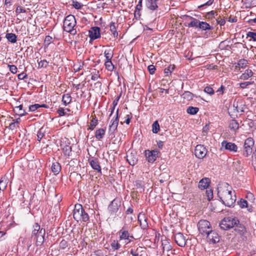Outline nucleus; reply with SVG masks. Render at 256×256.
I'll return each instance as SVG.
<instances>
[{"label": "nucleus", "instance_id": "17", "mask_svg": "<svg viewBox=\"0 0 256 256\" xmlns=\"http://www.w3.org/2000/svg\"><path fill=\"white\" fill-rule=\"evenodd\" d=\"M118 233L120 234V240H128L129 238L135 239L132 234H130L128 230L124 226L122 227V229L118 232Z\"/></svg>", "mask_w": 256, "mask_h": 256}, {"label": "nucleus", "instance_id": "54", "mask_svg": "<svg viewBox=\"0 0 256 256\" xmlns=\"http://www.w3.org/2000/svg\"><path fill=\"white\" fill-rule=\"evenodd\" d=\"M215 14L217 15L216 12L214 10H212L206 13V18H212Z\"/></svg>", "mask_w": 256, "mask_h": 256}, {"label": "nucleus", "instance_id": "9", "mask_svg": "<svg viewBox=\"0 0 256 256\" xmlns=\"http://www.w3.org/2000/svg\"><path fill=\"white\" fill-rule=\"evenodd\" d=\"M146 160L148 162L153 163L158 157L160 152L156 150H146L144 152Z\"/></svg>", "mask_w": 256, "mask_h": 256}, {"label": "nucleus", "instance_id": "8", "mask_svg": "<svg viewBox=\"0 0 256 256\" xmlns=\"http://www.w3.org/2000/svg\"><path fill=\"white\" fill-rule=\"evenodd\" d=\"M254 145V141L252 138H249L245 140L242 153L244 156L248 157L252 154Z\"/></svg>", "mask_w": 256, "mask_h": 256}, {"label": "nucleus", "instance_id": "23", "mask_svg": "<svg viewBox=\"0 0 256 256\" xmlns=\"http://www.w3.org/2000/svg\"><path fill=\"white\" fill-rule=\"evenodd\" d=\"M52 170L55 174H58L61 170L60 164L58 162H54L52 163Z\"/></svg>", "mask_w": 256, "mask_h": 256}, {"label": "nucleus", "instance_id": "14", "mask_svg": "<svg viewBox=\"0 0 256 256\" xmlns=\"http://www.w3.org/2000/svg\"><path fill=\"white\" fill-rule=\"evenodd\" d=\"M174 239L176 244L180 246L184 247L186 244V238L182 233L178 232L174 234Z\"/></svg>", "mask_w": 256, "mask_h": 256}, {"label": "nucleus", "instance_id": "15", "mask_svg": "<svg viewBox=\"0 0 256 256\" xmlns=\"http://www.w3.org/2000/svg\"><path fill=\"white\" fill-rule=\"evenodd\" d=\"M90 40H94L100 36V28L97 26L92 27L88 31Z\"/></svg>", "mask_w": 256, "mask_h": 256}, {"label": "nucleus", "instance_id": "22", "mask_svg": "<svg viewBox=\"0 0 256 256\" xmlns=\"http://www.w3.org/2000/svg\"><path fill=\"white\" fill-rule=\"evenodd\" d=\"M72 96L70 94H64L62 97V102L64 106H67L72 102Z\"/></svg>", "mask_w": 256, "mask_h": 256}, {"label": "nucleus", "instance_id": "40", "mask_svg": "<svg viewBox=\"0 0 256 256\" xmlns=\"http://www.w3.org/2000/svg\"><path fill=\"white\" fill-rule=\"evenodd\" d=\"M127 160L130 165L134 166L136 164L138 160L136 158L132 157V156H127Z\"/></svg>", "mask_w": 256, "mask_h": 256}, {"label": "nucleus", "instance_id": "13", "mask_svg": "<svg viewBox=\"0 0 256 256\" xmlns=\"http://www.w3.org/2000/svg\"><path fill=\"white\" fill-rule=\"evenodd\" d=\"M138 220L143 230L147 229L148 227L147 222L148 218L144 213L140 212L138 215Z\"/></svg>", "mask_w": 256, "mask_h": 256}, {"label": "nucleus", "instance_id": "1", "mask_svg": "<svg viewBox=\"0 0 256 256\" xmlns=\"http://www.w3.org/2000/svg\"><path fill=\"white\" fill-rule=\"evenodd\" d=\"M217 190L218 198L225 206L228 207L234 206L236 201V194L234 192L232 194V187L228 183L219 184Z\"/></svg>", "mask_w": 256, "mask_h": 256}, {"label": "nucleus", "instance_id": "31", "mask_svg": "<svg viewBox=\"0 0 256 256\" xmlns=\"http://www.w3.org/2000/svg\"><path fill=\"white\" fill-rule=\"evenodd\" d=\"M34 230L32 231V236H35L37 234H38V232L39 231H41L42 228H40V226L38 224L36 223L34 226Z\"/></svg>", "mask_w": 256, "mask_h": 256}, {"label": "nucleus", "instance_id": "36", "mask_svg": "<svg viewBox=\"0 0 256 256\" xmlns=\"http://www.w3.org/2000/svg\"><path fill=\"white\" fill-rule=\"evenodd\" d=\"M104 55L106 60H111L113 56V53L110 50H106L104 52Z\"/></svg>", "mask_w": 256, "mask_h": 256}, {"label": "nucleus", "instance_id": "5", "mask_svg": "<svg viewBox=\"0 0 256 256\" xmlns=\"http://www.w3.org/2000/svg\"><path fill=\"white\" fill-rule=\"evenodd\" d=\"M240 224V221L236 217L228 216L224 218L220 223V226L222 230H228Z\"/></svg>", "mask_w": 256, "mask_h": 256}, {"label": "nucleus", "instance_id": "60", "mask_svg": "<svg viewBox=\"0 0 256 256\" xmlns=\"http://www.w3.org/2000/svg\"><path fill=\"white\" fill-rule=\"evenodd\" d=\"M18 80H22L26 78H28V75L24 72H22L18 74Z\"/></svg>", "mask_w": 256, "mask_h": 256}, {"label": "nucleus", "instance_id": "33", "mask_svg": "<svg viewBox=\"0 0 256 256\" xmlns=\"http://www.w3.org/2000/svg\"><path fill=\"white\" fill-rule=\"evenodd\" d=\"M104 65L108 70L112 72L114 70V66L112 64V60H106Z\"/></svg>", "mask_w": 256, "mask_h": 256}, {"label": "nucleus", "instance_id": "64", "mask_svg": "<svg viewBox=\"0 0 256 256\" xmlns=\"http://www.w3.org/2000/svg\"><path fill=\"white\" fill-rule=\"evenodd\" d=\"M16 13L26 12V10L22 6H18L16 10Z\"/></svg>", "mask_w": 256, "mask_h": 256}, {"label": "nucleus", "instance_id": "46", "mask_svg": "<svg viewBox=\"0 0 256 256\" xmlns=\"http://www.w3.org/2000/svg\"><path fill=\"white\" fill-rule=\"evenodd\" d=\"M48 62L46 60H40V62H38V68H46L48 66Z\"/></svg>", "mask_w": 256, "mask_h": 256}, {"label": "nucleus", "instance_id": "21", "mask_svg": "<svg viewBox=\"0 0 256 256\" xmlns=\"http://www.w3.org/2000/svg\"><path fill=\"white\" fill-rule=\"evenodd\" d=\"M158 0H146V6L150 10H154L158 9Z\"/></svg>", "mask_w": 256, "mask_h": 256}, {"label": "nucleus", "instance_id": "48", "mask_svg": "<svg viewBox=\"0 0 256 256\" xmlns=\"http://www.w3.org/2000/svg\"><path fill=\"white\" fill-rule=\"evenodd\" d=\"M204 92L210 95H212L214 94V90L210 86H206L204 89Z\"/></svg>", "mask_w": 256, "mask_h": 256}, {"label": "nucleus", "instance_id": "18", "mask_svg": "<svg viewBox=\"0 0 256 256\" xmlns=\"http://www.w3.org/2000/svg\"><path fill=\"white\" fill-rule=\"evenodd\" d=\"M45 229L42 228L41 231H39L38 234L35 236L36 238V246H40L44 242Z\"/></svg>", "mask_w": 256, "mask_h": 256}, {"label": "nucleus", "instance_id": "59", "mask_svg": "<svg viewBox=\"0 0 256 256\" xmlns=\"http://www.w3.org/2000/svg\"><path fill=\"white\" fill-rule=\"evenodd\" d=\"M148 69L150 72V74H154V72H155V70H156V68H155V66L153 65H150L149 66H148Z\"/></svg>", "mask_w": 256, "mask_h": 256}, {"label": "nucleus", "instance_id": "58", "mask_svg": "<svg viewBox=\"0 0 256 256\" xmlns=\"http://www.w3.org/2000/svg\"><path fill=\"white\" fill-rule=\"evenodd\" d=\"M52 37L50 36H46L44 39V44L48 46L52 43Z\"/></svg>", "mask_w": 256, "mask_h": 256}, {"label": "nucleus", "instance_id": "37", "mask_svg": "<svg viewBox=\"0 0 256 256\" xmlns=\"http://www.w3.org/2000/svg\"><path fill=\"white\" fill-rule=\"evenodd\" d=\"M160 130V125L158 121L154 122L152 124V131L154 133L156 134Z\"/></svg>", "mask_w": 256, "mask_h": 256}, {"label": "nucleus", "instance_id": "28", "mask_svg": "<svg viewBox=\"0 0 256 256\" xmlns=\"http://www.w3.org/2000/svg\"><path fill=\"white\" fill-rule=\"evenodd\" d=\"M14 110L17 112V114L20 116H24L26 114L25 110H23V106L22 104H20L18 106H16Z\"/></svg>", "mask_w": 256, "mask_h": 256}, {"label": "nucleus", "instance_id": "61", "mask_svg": "<svg viewBox=\"0 0 256 256\" xmlns=\"http://www.w3.org/2000/svg\"><path fill=\"white\" fill-rule=\"evenodd\" d=\"M252 84V82H242L240 84V87L242 88H246L248 86Z\"/></svg>", "mask_w": 256, "mask_h": 256}, {"label": "nucleus", "instance_id": "2", "mask_svg": "<svg viewBox=\"0 0 256 256\" xmlns=\"http://www.w3.org/2000/svg\"><path fill=\"white\" fill-rule=\"evenodd\" d=\"M76 22L74 16L70 14L66 17L64 21L63 29L66 32H69L72 35L77 34Z\"/></svg>", "mask_w": 256, "mask_h": 256}, {"label": "nucleus", "instance_id": "11", "mask_svg": "<svg viewBox=\"0 0 256 256\" xmlns=\"http://www.w3.org/2000/svg\"><path fill=\"white\" fill-rule=\"evenodd\" d=\"M208 241L214 244L220 242V236L216 232L211 230L206 234Z\"/></svg>", "mask_w": 256, "mask_h": 256}, {"label": "nucleus", "instance_id": "41", "mask_svg": "<svg viewBox=\"0 0 256 256\" xmlns=\"http://www.w3.org/2000/svg\"><path fill=\"white\" fill-rule=\"evenodd\" d=\"M110 246L114 250H118L121 246L120 244L116 240H113L111 243Z\"/></svg>", "mask_w": 256, "mask_h": 256}, {"label": "nucleus", "instance_id": "38", "mask_svg": "<svg viewBox=\"0 0 256 256\" xmlns=\"http://www.w3.org/2000/svg\"><path fill=\"white\" fill-rule=\"evenodd\" d=\"M175 68V66L174 64H170L168 67L166 68L164 70V73L166 74V75H168L169 74H170L173 70Z\"/></svg>", "mask_w": 256, "mask_h": 256}, {"label": "nucleus", "instance_id": "49", "mask_svg": "<svg viewBox=\"0 0 256 256\" xmlns=\"http://www.w3.org/2000/svg\"><path fill=\"white\" fill-rule=\"evenodd\" d=\"M238 204L241 208L248 207V202L246 200L244 199H241L239 202H238Z\"/></svg>", "mask_w": 256, "mask_h": 256}, {"label": "nucleus", "instance_id": "6", "mask_svg": "<svg viewBox=\"0 0 256 256\" xmlns=\"http://www.w3.org/2000/svg\"><path fill=\"white\" fill-rule=\"evenodd\" d=\"M122 202L120 198H116L112 200L108 206V210L110 216H118L117 214L119 210H120Z\"/></svg>", "mask_w": 256, "mask_h": 256}, {"label": "nucleus", "instance_id": "34", "mask_svg": "<svg viewBox=\"0 0 256 256\" xmlns=\"http://www.w3.org/2000/svg\"><path fill=\"white\" fill-rule=\"evenodd\" d=\"M206 189V194L207 197V199L208 201H210L213 198V190L212 188H208Z\"/></svg>", "mask_w": 256, "mask_h": 256}, {"label": "nucleus", "instance_id": "42", "mask_svg": "<svg viewBox=\"0 0 256 256\" xmlns=\"http://www.w3.org/2000/svg\"><path fill=\"white\" fill-rule=\"evenodd\" d=\"M72 6L76 10L81 9L83 6V4L76 0H72Z\"/></svg>", "mask_w": 256, "mask_h": 256}, {"label": "nucleus", "instance_id": "25", "mask_svg": "<svg viewBox=\"0 0 256 256\" xmlns=\"http://www.w3.org/2000/svg\"><path fill=\"white\" fill-rule=\"evenodd\" d=\"M6 38L9 42L15 43L16 42L17 36L13 33H7Z\"/></svg>", "mask_w": 256, "mask_h": 256}, {"label": "nucleus", "instance_id": "27", "mask_svg": "<svg viewBox=\"0 0 256 256\" xmlns=\"http://www.w3.org/2000/svg\"><path fill=\"white\" fill-rule=\"evenodd\" d=\"M253 74V72L250 70H246L245 72L242 74L240 78L241 80H246L251 77Z\"/></svg>", "mask_w": 256, "mask_h": 256}, {"label": "nucleus", "instance_id": "51", "mask_svg": "<svg viewBox=\"0 0 256 256\" xmlns=\"http://www.w3.org/2000/svg\"><path fill=\"white\" fill-rule=\"evenodd\" d=\"M40 108L39 104H36L29 106V111L34 112L38 108Z\"/></svg>", "mask_w": 256, "mask_h": 256}, {"label": "nucleus", "instance_id": "63", "mask_svg": "<svg viewBox=\"0 0 256 256\" xmlns=\"http://www.w3.org/2000/svg\"><path fill=\"white\" fill-rule=\"evenodd\" d=\"M238 102H236V103H234V110H236V112H243L244 110L240 108H238Z\"/></svg>", "mask_w": 256, "mask_h": 256}, {"label": "nucleus", "instance_id": "24", "mask_svg": "<svg viewBox=\"0 0 256 256\" xmlns=\"http://www.w3.org/2000/svg\"><path fill=\"white\" fill-rule=\"evenodd\" d=\"M105 134V130L104 128H99L95 132V137L98 140H100L103 138Z\"/></svg>", "mask_w": 256, "mask_h": 256}, {"label": "nucleus", "instance_id": "45", "mask_svg": "<svg viewBox=\"0 0 256 256\" xmlns=\"http://www.w3.org/2000/svg\"><path fill=\"white\" fill-rule=\"evenodd\" d=\"M7 182L6 180H3L2 179L0 180V190L4 191L6 188Z\"/></svg>", "mask_w": 256, "mask_h": 256}, {"label": "nucleus", "instance_id": "56", "mask_svg": "<svg viewBox=\"0 0 256 256\" xmlns=\"http://www.w3.org/2000/svg\"><path fill=\"white\" fill-rule=\"evenodd\" d=\"M57 112L60 116H64L66 114L64 109L62 108H59L57 110Z\"/></svg>", "mask_w": 256, "mask_h": 256}, {"label": "nucleus", "instance_id": "39", "mask_svg": "<svg viewBox=\"0 0 256 256\" xmlns=\"http://www.w3.org/2000/svg\"><path fill=\"white\" fill-rule=\"evenodd\" d=\"M214 2V0H209L206 2L198 6V8L200 10H203L208 6L212 5Z\"/></svg>", "mask_w": 256, "mask_h": 256}, {"label": "nucleus", "instance_id": "53", "mask_svg": "<svg viewBox=\"0 0 256 256\" xmlns=\"http://www.w3.org/2000/svg\"><path fill=\"white\" fill-rule=\"evenodd\" d=\"M216 20V22L220 26H224L226 23L225 20L222 18L220 16H219L218 18H217Z\"/></svg>", "mask_w": 256, "mask_h": 256}, {"label": "nucleus", "instance_id": "62", "mask_svg": "<svg viewBox=\"0 0 256 256\" xmlns=\"http://www.w3.org/2000/svg\"><path fill=\"white\" fill-rule=\"evenodd\" d=\"M18 194V198L20 200L22 201L23 202H24V192L22 190H20L19 192L17 193V195Z\"/></svg>", "mask_w": 256, "mask_h": 256}, {"label": "nucleus", "instance_id": "43", "mask_svg": "<svg viewBox=\"0 0 256 256\" xmlns=\"http://www.w3.org/2000/svg\"><path fill=\"white\" fill-rule=\"evenodd\" d=\"M64 153L65 156H69L72 151V148L69 146H66L63 148Z\"/></svg>", "mask_w": 256, "mask_h": 256}, {"label": "nucleus", "instance_id": "4", "mask_svg": "<svg viewBox=\"0 0 256 256\" xmlns=\"http://www.w3.org/2000/svg\"><path fill=\"white\" fill-rule=\"evenodd\" d=\"M186 18L191 20L192 21L188 23L187 26L189 28H198L202 30H212L213 27L205 22H201L199 20L190 16H185Z\"/></svg>", "mask_w": 256, "mask_h": 256}, {"label": "nucleus", "instance_id": "12", "mask_svg": "<svg viewBox=\"0 0 256 256\" xmlns=\"http://www.w3.org/2000/svg\"><path fill=\"white\" fill-rule=\"evenodd\" d=\"M222 148H224L226 150L234 152H236L238 151L237 146L235 144L231 142H228L227 140H224L222 142L221 149Z\"/></svg>", "mask_w": 256, "mask_h": 256}, {"label": "nucleus", "instance_id": "10", "mask_svg": "<svg viewBox=\"0 0 256 256\" xmlns=\"http://www.w3.org/2000/svg\"><path fill=\"white\" fill-rule=\"evenodd\" d=\"M194 152L196 158L202 159L206 156L208 150L204 145L198 144L196 146Z\"/></svg>", "mask_w": 256, "mask_h": 256}, {"label": "nucleus", "instance_id": "3", "mask_svg": "<svg viewBox=\"0 0 256 256\" xmlns=\"http://www.w3.org/2000/svg\"><path fill=\"white\" fill-rule=\"evenodd\" d=\"M74 218L77 222L82 221L87 222L90 220V217L88 214L85 211L82 204H76L74 206V208L73 210Z\"/></svg>", "mask_w": 256, "mask_h": 256}, {"label": "nucleus", "instance_id": "29", "mask_svg": "<svg viewBox=\"0 0 256 256\" xmlns=\"http://www.w3.org/2000/svg\"><path fill=\"white\" fill-rule=\"evenodd\" d=\"M110 30L112 33L114 38H117L118 36V32L116 31V23L114 22H112L110 24Z\"/></svg>", "mask_w": 256, "mask_h": 256}, {"label": "nucleus", "instance_id": "26", "mask_svg": "<svg viewBox=\"0 0 256 256\" xmlns=\"http://www.w3.org/2000/svg\"><path fill=\"white\" fill-rule=\"evenodd\" d=\"M229 128L230 130H233L234 131L237 130L239 128V124L238 121L236 120H232L230 121L229 124Z\"/></svg>", "mask_w": 256, "mask_h": 256}, {"label": "nucleus", "instance_id": "35", "mask_svg": "<svg viewBox=\"0 0 256 256\" xmlns=\"http://www.w3.org/2000/svg\"><path fill=\"white\" fill-rule=\"evenodd\" d=\"M248 64V61L244 59H241L237 63L236 67L238 66L240 68H244L247 66Z\"/></svg>", "mask_w": 256, "mask_h": 256}, {"label": "nucleus", "instance_id": "57", "mask_svg": "<svg viewBox=\"0 0 256 256\" xmlns=\"http://www.w3.org/2000/svg\"><path fill=\"white\" fill-rule=\"evenodd\" d=\"M60 246L62 249H64L68 246V242L64 240H62L60 243Z\"/></svg>", "mask_w": 256, "mask_h": 256}, {"label": "nucleus", "instance_id": "44", "mask_svg": "<svg viewBox=\"0 0 256 256\" xmlns=\"http://www.w3.org/2000/svg\"><path fill=\"white\" fill-rule=\"evenodd\" d=\"M97 124H98V120L96 119V118H92L90 121V127L89 128V129H90L91 130H93Z\"/></svg>", "mask_w": 256, "mask_h": 256}, {"label": "nucleus", "instance_id": "16", "mask_svg": "<svg viewBox=\"0 0 256 256\" xmlns=\"http://www.w3.org/2000/svg\"><path fill=\"white\" fill-rule=\"evenodd\" d=\"M118 124V109L117 110L116 112V116L111 120V124L109 126V131L112 133L114 132L117 129Z\"/></svg>", "mask_w": 256, "mask_h": 256}, {"label": "nucleus", "instance_id": "47", "mask_svg": "<svg viewBox=\"0 0 256 256\" xmlns=\"http://www.w3.org/2000/svg\"><path fill=\"white\" fill-rule=\"evenodd\" d=\"M44 132L42 128H41L38 132L37 134V136H38V141H40L41 139L44 137Z\"/></svg>", "mask_w": 256, "mask_h": 256}, {"label": "nucleus", "instance_id": "50", "mask_svg": "<svg viewBox=\"0 0 256 256\" xmlns=\"http://www.w3.org/2000/svg\"><path fill=\"white\" fill-rule=\"evenodd\" d=\"M8 68H9L10 71L12 73L15 74L17 72L18 68L15 65L8 64Z\"/></svg>", "mask_w": 256, "mask_h": 256}, {"label": "nucleus", "instance_id": "19", "mask_svg": "<svg viewBox=\"0 0 256 256\" xmlns=\"http://www.w3.org/2000/svg\"><path fill=\"white\" fill-rule=\"evenodd\" d=\"M89 163L92 168L96 170L98 172L102 173L101 167L100 165L98 160L96 158H92L88 160Z\"/></svg>", "mask_w": 256, "mask_h": 256}, {"label": "nucleus", "instance_id": "30", "mask_svg": "<svg viewBox=\"0 0 256 256\" xmlns=\"http://www.w3.org/2000/svg\"><path fill=\"white\" fill-rule=\"evenodd\" d=\"M182 96L184 99L188 100H191L193 98L194 94L189 91H185L182 94Z\"/></svg>", "mask_w": 256, "mask_h": 256}, {"label": "nucleus", "instance_id": "7", "mask_svg": "<svg viewBox=\"0 0 256 256\" xmlns=\"http://www.w3.org/2000/svg\"><path fill=\"white\" fill-rule=\"evenodd\" d=\"M198 228L200 233L204 236H206L212 230L210 222L204 220H200L198 222Z\"/></svg>", "mask_w": 256, "mask_h": 256}, {"label": "nucleus", "instance_id": "52", "mask_svg": "<svg viewBox=\"0 0 256 256\" xmlns=\"http://www.w3.org/2000/svg\"><path fill=\"white\" fill-rule=\"evenodd\" d=\"M140 10H141L140 8L136 9V10H135V12L134 13V18L136 20L140 19V16H141Z\"/></svg>", "mask_w": 256, "mask_h": 256}, {"label": "nucleus", "instance_id": "32", "mask_svg": "<svg viewBox=\"0 0 256 256\" xmlns=\"http://www.w3.org/2000/svg\"><path fill=\"white\" fill-rule=\"evenodd\" d=\"M199 108L197 107L189 106L186 110V112L188 114L194 115L197 114L198 112Z\"/></svg>", "mask_w": 256, "mask_h": 256}, {"label": "nucleus", "instance_id": "20", "mask_svg": "<svg viewBox=\"0 0 256 256\" xmlns=\"http://www.w3.org/2000/svg\"><path fill=\"white\" fill-rule=\"evenodd\" d=\"M210 183L209 178H204L200 180L198 183V188L200 190H204L208 188Z\"/></svg>", "mask_w": 256, "mask_h": 256}, {"label": "nucleus", "instance_id": "55", "mask_svg": "<svg viewBox=\"0 0 256 256\" xmlns=\"http://www.w3.org/2000/svg\"><path fill=\"white\" fill-rule=\"evenodd\" d=\"M247 37L252 38L254 41H256V32H249L246 34Z\"/></svg>", "mask_w": 256, "mask_h": 256}]
</instances>
